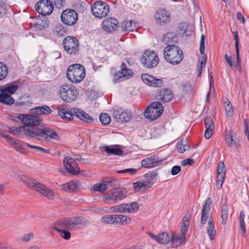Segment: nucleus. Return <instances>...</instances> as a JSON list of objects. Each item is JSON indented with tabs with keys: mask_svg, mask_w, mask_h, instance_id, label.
<instances>
[{
	"mask_svg": "<svg viewBox=\"0 0 249 249\" xmlns=\"http://www.w3.org/2000/svg\"><path fill=\"white\" fill-rule=\"evenodd\" d=\"M58 113L62 118L68 120H72L74 115L86 123H91L94 121L92 117L89 116L83 110L77 108H73L70 110L68 108L58 109Z\"/></svg>",
	"mask_w": 249,
	"mask_h": 249,
	"instance_id": "obj_2",
	"label": "nucleus"
},
{
	"mask_svg": "<svg viewBox=\"0 0 249 249\" xmlns=\"http://www.w3.org/2000/svg\"><path fill=\"white\" fill-rule=\"evenodd\" d=\"M132 74V71L131 70H125V71H118L114 75L113 82L115 84L128 79L131 76Z\"/></svg>",
	"mask_w": 249,
	"mask_h": 249,
	"instance_id": "obj_23",
	"label": "nucleus"
},
{
	"mask_svg": "<svg viewBox=\"0 0 249 249\" xmlns=\"http://www.w3.org/2000/svg\"><path fill=\"white\" fill-rule=\"evenodd\" d=\"M53 228L56 231H61L64 230H70V224L69 217L59 220L53 225Z\"/></svg>",
	"mask_w": 249,
	"mask_h": 249,
	"instance_id": "obj_25",
	"label": "nucleus"
},
{
	"mask_svg": "<svg viewBox=\"0 0 249 249\" xmlns=\"http://www.w3.org/2000/svg\"><path fill=\"white\" fill-rule=\"evenodd\" d=\"M228 206L227 204H223L221 207V218L222 219L221 223L223 225H225L228 215Z\"/></svg>",
	"mask_w": 249,
	"mask_h": 249,
	"instance_id": "obj_39",
	"label": "nucleus"
},
{
	"mask_svg": "<svg viewBox=\"0 0 249 249\" xmlns=\"http://www.w3.org/2000/svg\"><path fill=\"white\" fill-rule=\"evenodd\" d=\"M163 107L159 102L151 103L144 111V116L150 120H154L159 118L162 113Z\"/></svg>",
	"mask_w": 249,
	"mask_h": 249,
	"instance_id": "obj_7",
	"label": "nucleus"
},
{
	"mask_svg": "<svg viewBox=\"0 0 249 249\" xmlns=\"http://www.w3.org/2000/svg\"><path fill=\"white\" fill-rule=\"evenodd\" d=\"M115 225H128L131 222V219L123 214H114Z\"/></svg>",
	"mask_w": 249,
	"mask_h": 249,
	"instance_id": "obj_31",
	"label": "nucleus"
},
{
	"mask_svg": "<svg viewBox=\"0 0 249 249\" xmlns=\"http://www.w3.org/2000/svg\"><path fill=\"white\" fill-rule=\"evenodd\" d=\"M126 195V191L124 188H120L112 191L110 194L106 195L107 199H111L115 202H118L124 199Z\"/></svg>",
	"mask_w": 249,
	"mask_h": 249,
	"instance_id": "obj_17",
	"label": "nucleus"
},
{
	"mask_svg": "<svg viewBox=\"0 0 249 249\" xmlns=\"http://www.w3.org/2000/svg\"><path fill=\"white\" fill-rule=\"evenodd\" d=\"M205 38L204 35L202 34L200 37L199 51L201 54H203L204 53L205 50Z\"/></svg>",
	"mask_w": 249,
	"mask_h": 249,
	"instance_id": "obj_54",
	"label": "nucleus"
},
{
	"mask_svg": "<svg viewBox=\"0 0 249 249\" xmlns=\"http://www.w3.org/2000/svg\"><path fill=\"white\" fill-rule=\"evenodd\" d=\"M217 180L216 183V186L218 190L221 189L222 186V184L224 181L225 178L221 177H217Z\"/></svg>",
	"mask_w": 249,
	"mask_h": 249,
	"instance_id": "obj_61",
	"label": "nucleus"
},
{
	"mask_svg": "<svg viewBox=\"0 0 249 249\" xmlns=\"http://www.w3.org/2000/svg\"><path fill=\"white\" fill-rule=\"evenodd\" d=\"M31 137L36 138L39 140L41 139L39 138V137L45 139H47V137L56 140L60 139L59 136L53 129L47 127L43 129L31 128Z\"/></svg>",
	"mask_w": 249,
	"mask_h": 249,
	"instance_id": "obj_5",
	"label": "nucleus"
},
{
	"mask_svg": "<svg viewBox=\"0 0 249 249\" xmlns=\"http://www.w3.org/2000/svg\"><path fill=\"white\" fill-rule=\"evenodd\" d=\"M147 233L150 237L160 244H166L170 241V237L168 232H163L159 233L157 235L153 233L148 231Z\"/></svg>",
	"mask_w": 249,
	"mask_h": 249,
	"instance_id": "obj_19",
	"label": "nucleus"
},
{
	"mask_svg": "<svg viewBox=\"0 0 249 249\" xmlns=\"http://www.w3.org/2000/svg\"><path fill=\"white\" fill-rule=\"evenodd\" d=\"M240 230L241 231V235L242 236H246V229L244 222H240Z\"/></svg>",
	"mask_w": 249,
	"mask_h": 249,
	"instance_id": "obj_64",
	"label": "nucleus"
},
{
	"mask_svg": "<svg viewBox=\"0 0 249 249\" xmlns=\"http://www.w3.org/2000/svg\"><path fill=\"white\" fill-rule=\"evenodd\" d=\"M137 172V169L134 168H127L123 169L122 170H118L117 171V173L121 174V173H128L130 175H133L136 174Z\"/></svg>",
	"mask_w": 249,
	"mask_h": 249,
	"instance_id": "obj_56",
	"label": "nucleus"
},
{
	"mask_svg": "<svg viewBox=\"0 0 249 249\" xmlns=\"http://www.w3.org/2000/svg\"><path fill=\"white\" fill-rule=\"evenodd\" d=\"M112 21L116 22L114 18H111L110 19L105 20L103 22V28L108 32H112L115 31L114 26H112Z\"/></svg>",
	"mask_w": 249,
	"mask_h": 249,
	"instance_id": "obj_38",
	"label": "nucleus"
},
{
	"mask_svg": "<svg viewBox=\"0 0 249 249\" xmlns=\"http://www.w3.org/2000/svg\"><path fill=\"white\" fill-rule=\"evenodd\" d=\"M19 179L25 183L28 187L39 193L49 199H53L55 197L53 190L49 188L43 184L38 182L35 180L26 176L18 177Z\"/></svg>",
	"mask_w": 249,
	"mask_h": 249,
	"instance_id": "obj_1",
	"label": "nucleus"
},
{
	"mask_svg": "<svg viewBox=\"0 0 249 249\" xmlns=\"http://www.w3.org/2000/svg\"><path fill=\"white\" fill-rule=\"evenodd\" d=\"M35 9L39 14L45 16L53 12V5L50 0H40L36 3Z\"/></svg>",
	"mask_w": 249,
	"mask_h": 249,
	"instance_id": "obj_12",
	"label": "nucleus"
},
{
	"mask_svg": "<svg viewBox=\"0 0 249 249\" xmlns=\"http://www.w3.org/2000/svg\"><path fill=\"white\" fill-rule=\"evenodd\" d=\"M158 176V173L156 170L149 172L144 175L145 178V180H148L149 181H151V180L155 179Z\"/></svg>",
	"mask_w": 249,
	"mask_h": 249,
	"instance_id": "obj_47",
	"label": "nucleus"
},
{
	"mask_svg": "<svg viewBox=\"0 0 249 249\" xmlns=\"http://www.w3.org/2000/svg\"><path fill=\"white\" fill-rule=\"evenodd\" d=\"M124 213H136L139 208L138 203L131 202L127 203H124Z\"/></svg>",
	"mask_w": 249,
	"mask_h": 249,
	"instance_id": "obj_32",
	"label": "nucleus"
},
{
	"mask_svg": "<svg viewBox=\"0 0 249 249\" xmlns=\"http://www.w3.org/2000/svg\"><path fill=\"white\" fill-rule=\"evenodd\" d=\"M99 119L104 125H107L111 121L110 117L106 113H102L99 116Z\"/></svg>",
	"mask_w": 249,
	"mask_h": 249,
	"instance_id": "obj_44",
	"label": "nucleus"
},
{
	"mask_svg": "<svg viewBox=\"0 0 249 249\" xmlns=\"http://www.w3.org/2000/svg\"><path fill=\"white\" fill-rule=\"evenodd\" d=\"M18 118L24 124V126L28 128H34L33 126L39 125L42 122L41 118L36 115L20 114L18 115Z\"/></svg>",
	"mask_w": 249,
	"mask_h": 249,
	"instance_id": "obj_11",
	"label": "nucleus"
},
{
	"mask_svg": "<svg viewBox=\"0 0 249 249\" xmlns=\"http://www.w3.org/2000/svg\"><path fill=\"white\" fill-rule=\"evenodd\" d=\"M104 150L108 155H113L121 156L123 154V151L118 145H112L110 146H105Z\"/></svg>",
	"mask_w": 249,
	"mask_h": 249,
	"instance_id": "obj_30",
	"label": "nucleus"
},
{
	"mask_svg": "<svg viewBox=\"0 0 249 249\" xmlns=\"http://www.w3.org/2000/svg\"><path fill=\"white\" fill-rule=\"evenodd\" d=\"M114 215H108L103 217L101 219V221L102 222L105 224L115 225V222H114Z\"/></svg>",
	"mask_w": 249,
	"mask_h": 249,
	"instance_id": "obj_48",
	"label": "nucleus"
},
{
	"mask_svg": "<svg viewBox=\"0 0 249 249\" xmlns=\"http://www.w3.org/2000/svg\"><path fill=\"white\" fill-rule=\"evenodd\" d=\"M217 177L225 178L226 168L223 161L219 162L217 166Z\"/></svg>",
	"mask_w": 249,
	"mask_h": 249,
	"instance_id": "obj_41",
	"label": "nucleus"
},
{
	"mask_svg": "<svg viewBox=\"0 0 249 249\" xmlns=\"http://www.w3.org/2000/svg\"><path fill=\"white\" fill-rule=\"evenodd\" d=\"M112 117L120 123L128 122L130 118L129 113L122 109L113 110Z\"/></svg>",
	"mask_w": 249,
	"mask_h": 249,
	"instance_id": "obj_21",
	"label": "nucleus"
},
{
	"mask_svg": "<svg viewBox=\"0 0 249 249\" xmlns=\"http://www.w3.org/2000/svg\"><path fill=\"white\" fill-rule=\"evenodd\" d=\"M155 155L143 159L142 161V165L143 167L149 168L155 167L160 162Z\"/></svg>",
	"mask_w": 249,
	"mask_h": 249,
	"instance_id": "obj_27",
	"label": "nucleus"
},
{
	"mask_svg": "<svg viewBox=\"0 0 249 249\" xmlns=\"http://www.w3.org/2000/svg\"><path fill=\"white\" fill-rule=\"evenodd\" d=\"M155 18L158 24L164 25L170 22V14L165 9H160L156 11Z\"/></svg>",
	"mask_w": 249,
	"mask_h": 249,
	"instance_id": "obj_16",
	"label": "nucleus"
},
{
	"mask_svg": "<svg viewBox=\"0 0 249 249\" xmlns=\"http://www.w3.org/2000/svg\"><path fill=\"white\" fill-rule=\"evenodd\" d=\"M225 60L227 63L230 65V67L232 69H235V65H234L233 61H232V59L231 56H228L227 54L225 55Z\"/></svg>",
	"mask_w": 249,
	"mask_h": 249,
	"instance_id": "obj_62",
	"label": "nucleus"
},
{
	"mask_svg": "<svg viewBox=\"0 0 249 249\" xmlns=\"http://www.w3.org/2000/svg\"><path fill=\"white\" fill-rule=\"evenodd\" d=\"M164 57L169 63L177 65L183 58V53L179 47L174 44L168 45L164 51Z\"/></svg>",
	"mask_w": 249,
	"mask_h": 249,
	"instance_id": "obj_3",
	"label": "nucleus"
},
{
	"mask_svg": "<svg viewBox=\"0 0 249 249\" xmlns=\"http://www.w3.org/2000/svg\"><path fill=\"white\" fill-rule=\"evenodd\" d=\"M141 78L145 84L150 86L161 87L163 85V82L161 79L156 78L152 75L142 74Z\"/></svg>",
	"mask_w": 249,
	"mask_h": 249,
	"instance_id": "obj_18",
	"label": "nucleus"
},
{
	"mask_svg": "<svg viewBox=\"0 0 249 249\" xmlns=\"http://www.w3.org/2000/svg\"><path fill=\"white\" fill-rule=\"evenodd\" d=\"M12 146L18 151L22 153L25 154L27 152V150L25 148V146H27V143L21 144L19 143L18 142L11 140Z\"/></svg>",
	"mask_w": 249,
	"mask_h": 249,
	"instance_id": "obj_37",
	"label": "nucleus"
},
{
	"mask_svg": "<svg viewBox=\"0 0 249 249\" xmlns=\"http://www.w3.org/2000/svg\"><path fill=\"white\" fill-rule=\"evenodd\" d=\"M65 51L70 54L75 55L79 51V41L75 37L69 36L63 40Z\"/></svg>",
	"mask_w": 249,
	"mask_h": 249,
	"instance_id": "obj_10",
	"label": "nucleus"
},
{
	"mask_svg": "<svg viewBox=\"0 0 249 249\" xmlns=\"http://www.w3.org/2000/svg\"><path fill=\"white\" fill-rule=\"evenodd\" d=\"M62 21L69 26L74 25L78 20L77 13L72 9H66L64 10L61 15Z\"/></svg>",
	"mask_w": 249,
	"mask_h": 249,
	"instance_id": "obj_13",
	"label": "nucleus"
},
{
	"mask_svg": "<svg viewBox=\"0 0 249 249\" xmlns=\"http://www.w3.org/2000/svg\"><path fill=\"white\" fill-rule=\"evenodd\" d=\"M0 102L5 105H11L14 103L15 100L10 94L1 90Z\"/></svg>",
	"mask_w": 249,
	"mask_h": 249,
	"instance_id": "obj_35",
	"label": "nucleus"
},
{
	"mask_svg": "<svg viewBox=\"0 0 249 249\" xmlns=\"http://www.w3.org/2000/svg\"><path fill=\"white\" fill-rule=\"evenodd\" d=\"M64 164L66 169L73 175H77L80 173V168L78 166V164L74 160L70 157H66L64 158Z\"/></svg>",
	"mask_w": 249,
	"mask_h": 249,
	"instance_id": "obj_15",
	"label": "nucleus"
},
{
	"mask_svg": "<svg viewBox=\"0 0 249 249\" xmlns=\"http://www.w3.org/2000/svg\"><path fill=\"white\" fill-rule=\"evenodd\" d=\"M174 37L173 33H167L166 35H164L162 37V40L166 44H168L169 43V40L173 39Z\"/></svg>",
	"mask_w": 249,
	"mask_h": 249,
	"instance_id": "obj_57",
	"label": "nucleus"
},
{
	"mask_svg": "<svg viewBox=\"0 0 249 249\" xmlns=\"http://www.w3.org/2000/svg\"><path fill=\"white\" fill-rule=\"evenodd\" d=\"M27 146L29 147L32 148H35V149H37L39 151H40L41 152H42V153H49L50 152V150L49 149H45L41 147L34 146V145H31L30 144H27Z\"/></svg>",
	"mask_w": 249,
	"mask_h": 249,
	"instance_id": "obj_60",
	"label": "nucleus"
},
{
	"mask_svg": "<svg viewBox=\"0 0 249 249\" xmlns=\"http://www.w3.org/2000/svg\"><path fill=\"white\" fill-rule=\"evenodd\" d=\"M34 237V235L32 232H28L23 234L20 239L23 242H28L33 239Z\"/></svg>",
	"mask_w": 249,
	"mask_h": 249,
	"instance_id": "obj_51",
	"label": "nucleus"
},
{
	"mask_svg": "<svg viewBox=\"0 0 249 249\" xmlns=\"http://www.w3.org/2000/svg\"><path fill=\"white\" fill-rule=\"evenodd\" d=\"M70 230H77L84 229L89 224V221L85 217L78 216L69 217Z\"/></svg>",
	"mask_w": 249,
	"mask_h": 249,
	"instance_id": "obj_14",
	"label": "nucleus"
},
{
	"mask_svg": "<svg viewBox=\"0 0 249 249\" xmlns=\"http://www.w3.org/2000/svg\"><path fill=\"white\" fill-rule=\"evenodd\" d=\"M91 12L95 17L102 18L106 17L109 11L108 4L102 1H97L91 5Z\"/></svg>",
	"mask_w": 249,
	"mask_h": 249,
	"instance_id": "obj_9",
	"label": "nucleus"
},
{
	"mask_svg": "<svg viewBox=\"0 0 249 249\" xmlns=\"http://www.w3.org/2000/svg\"><path fill=\"white\" fill-rule=\"evenodd\" d=\"M160 99L163 103H168L171 101L174 96L173 93L169 89H163L160 91Z\"/></svg>",
	"mask_w": 249,
	"mask_h": 249,
	"instance_id": "obj_33",
	"label": "nucleus"
},
{
	"mask_svg": "<svg viewBox=\"0 0 249 249\" xmlns=\"http://www.w3.org/2000/svg\"><path fill=\"white\" fill-rule=\"evenodd\" d=\"M110 211L115 213H124V203L110 207Z\"/></svg>",
	"mask_w": 249,
	"mask_h": 249,
	"instance_id": "obj_50",
	"label": "nucleus"
},
{
	"mask_svg": "<svg viewBox=\"0 0 249 249\" xmlns=\"http://www.w3.org/2000/svg\"><path fill=\"white\" fill-rule=\"evenodd\" d=\"M47 24L46 23V21H44L42 20L38 19L36 23L35 27L39 30H43L45 27L47 26Z\"/></svg>",
	"mask_w": 249,
	"mask_h": 249,
	"instance_id": "obj_52",
	"label": "nucleus"
},
{
	"mask_svg": "<svg viewBox=\"0 0 249 249\" xmlns=\"http://www.w3.org/2000/svg\"><path fill=\"white\" fill-rule=\"evenodd\" d=\"M104 182L106 186L107 189V190L109 188L115 187L116 186L117 180L114 179H108L104 181Z\"/></svg>",
	"mask_w": 249,
	"mask_h": 249,
	"instance_id": "obj_53",
	"label": "nucleus"
},
{
	"mask_svg": "<svg viewBox=\"0 0 249 249\" xmlns=\"http://www.w3.org/2000/svg\"><path fill=\"white\" fill-rule=\"evenodd\" d=\"M212 201L210 198H208L203 206L200 223L202 225L206 224L209 217V212L211 209Z\"/></svg>",
	"mask_w": 249,
	"mask_h": 249,
	"instance_id": "obj_20",
	"label": "nucleus"
},
{
	"mask_svg": "<svg viewBox=\"0 0 249 249\" xmlns=\"http://www.w3.org/2000/svg\"><path fill=\"white\" fill-rule=\"evenodd\" d=\"M185 237H182L178 235H173L170 237V242L173 248L178 247L180 245L185 243Z\"/></svg>",
	"mask_w": 249,
	"mask_h": 249,
	"instance_id": "obj_36",
	"label": "nucleus"
},
{
	"mask_svg": "<svg viewBox=\"0 0 249 249\" xmlns=\"http://www.w3.org/2000/svg\"><path fill=\"white\" fill-rule=\"evenodd\" d=\"M80 183L78 181H71L61 185V188L64 191L73 193L79 190Z\"/></svg>",
	"mask_w": 249,
	"mask_h": 249,
	"instance_id": "obj_24",
	"label": "nucleus"
},
{
	"mask_svg": "<svg viewBox=\"0 0 249 249\" xmlns=\"http://www.w3.org/2000/svg\"><path fill=\"white\" fill-rule=\"evenodd\" d=\"M51 108L47 106H41L32 108L30 110V113L33 115H47L52 112Z\"/></svg>",
	"mask_w": 249,
	"mask_h": 249,
	"instance_id": "obj_26",
	"label": "nucleus"
},
{
	"mask_svg": "<svg viewBox=\"0 0 249 249\" xmlns=\"http://www.w3.org/2000/svg\"><path fill=\"white\" fill-rule=\"evenodd\" d=\"M8 131L13 134L21 136L26 135L31 136V128H28L26 126H22L19 127H8Z\"/></svg>",
	"mask_w": 249,
	"mask_h": 249,
	"instance_id": "obj_22",
	"label": "nucleus"
},
{
	"mask_svg": "<svg viewBox=\"0 0 249 249\" xmlns=\"http://www.w3.org/2000/svg\"><path fill=\"white\" fill-rule=\"evenodd\" d=\"M18 88V86L17 84H10L7 87L1 90V91L5 92L10 95L16 92Z\"/></svg>",
	"mask_w": 249,
	"mask_h": 249,
	"instance_id": "obj_43",
	"label": "nucleus"
},
{
	"mask_svg": "<svg viewBox=\"0 0 249 249\" xmlns=\"http://www.w3.org/2000/svg\"><path fill=\"white\" fill-rule=\"evenodd\" d=\"M152 184L153 183L151 181L143 180L134 182L133 183V187L136 192H139L147 188H150Z\"/></svg>",
	"mask_w": 249,
	"mask_h": 249,
	"instance_id": "obj_28",
	"label": "nucleus"
},
{
	"mask_svg": "<svg viewBox=\"0 0 249 249\" xmlns=\"http://www.w3.org/2000/svg\"><path fill=\"white\" fill-rule=\"evenodd\" d=\"M136 23L133 20L124 21L123 24V29L126 32H131L136 27Z\"/></svg>",
	"mask_w": 249,
	"mask_h": 249,
	"instance_id": "obj_40",
	"label": "nucleus"
},
{
	"mask_svg": "<svg viewBox=\"0 0 249 249\" xmlns=\"http://www.w3.org/2000/svg\"><path fill=\"white\" fill-rule=\"evenodd\" d=\"M85 76V68L79 64L71 65L67 69V77L71 82L79 83L83 80Z\"/></svg>",
	"mask_w": 249,
	"mask_h": 249,
	"instance_id": "obj_4",
	"label": "nucleus"
},
{
	"mask_svg": "<svg viewBox=\"0 0 249 249\" xmlns=\"http://www.w3.org/2000/svg\"><path fill=\"white\" fill-rule=\"evenodd\" d=\"M204 122L205 127H214V125L213 119L211 117H206Z\"/></svg>",
	"mask_w": 249,
	"mask_h": 249,
	"instance_id": "obj_55",
	"label": "nucleus"
},
{
	"mask_svg": "<svg viewBox=\"0 0 249 249\" xmlns=\"http://www.w3.org/2000/svg\"><path fill=\"white\" fill-rule=\"evenodd\" d=\"M232 134V130L231 129L225 135V141L227 145L231 148L237 147L239 144L238 139L233 137Z\"/></svg>",
	"mask_w": 249,
	"mask_h": 249,
	"instance_id": "obj_29",
	"label": "nucleus"
},
{
	"mask_svg": "<svg viewBox=\"0 0 249 249\" xmlns=\"http://www.w3.org/2000/svg\"><path fill=\"white\" fill-rule=\"evenodd\" d=\"M207 233L211 240L214 239L216 234V231L214 229L213 222L212 217H210L208 219V225L207 227Z\"/></svg>",
	"mask_w": 249,
	"mask_h": 249,
	"instance_id": "obj_34",
	"label": "nucleus"
},
{
	"mask_svg": "<svg viewBox=\"0 0 249 249\" xmlns=\"http://www.w3.org/2000/svg\"><path fill=\"white\" fill-rule=\"evenodd\" d=\"M159 61L158 55L153 51L147 50L142 54L141 62L145 67L151 68L156 67Z\"/></svg>",
	"mask_w": 249,
	"mask_h": 249,
	"instance_id": "obj_8",
	"label": "nucleus"
},
{
	"mask_svg": "<svg viewBox=\"0 0 249 249\" xmlns=\"http://www.w3.org/2000/svg\"><path fill=\"white\" fill-rule=\"evenodd\" d=\"M181 171V167L179 166H174L171 169V173L172 175L175 176L179 173Z\"/></svg>",
	"mask_w": 249,
	"mask_h": 249,
	"instance_id": "obj_63",
	"label": "nucleus"
},
{
	"mask_svg": "<svg viewBox=\"0 0 249 249\" xmlns=\"http://www.w3.org/2000/svg\"><path fill=\"white\" fill-rule=\"evenodd\" d=\"M62 237L64 238L66 240H68L71 237V233L70 231H67V230H63L61 231H58Z\"/></svg>",
	"mask_w": 249,
	"mask_h": 249,
	"instance_id": "obj_59",
	"label": "nucleus"
},
{
	"mask_svg": "<svg viewBox=\"0 0 249 249\" xmlns=\"http://www.w3.org/2000/svg\"><path fill=\"white\" fill-rule=\"evenodd\" d=\"M214 127H206L204 136L206 139H209L213 134Z\"/></svg>",
	"mask_w": 249,
	"mask_h": 249,
	"instance_id": "obj_58",
	"label": "nucleus"
},
{
	"mask_svg": "<svg viewBox=\"0 0 249 249\" xmlns=\"http://www.w3.org/2000/svg\"><path fill=\"white\" fill-rule=\"evenodd\" d=\"M54 35L58 37H61L65 35L66 32L61 25L56 26L53 30Z\"/></svg>",
	"mask_w": 249,
	"mask_h": 249,
	"instance_id": "obj_45",
	"label": "nucleus"
},
{
	"mask_svg": "<svg viewBox=\"0 0 249 249\" xmlns=\"http://www.w3.org/2000/svg\"><path fill=\"white\" fill-rule=\"evenodd\" d=\"M60 98L67 103H71L76 100L78 92L75 87L70 85H63L59 89Z\"/></svg>",
	"mask_w": 249,
	"mask_h": 249,
	"instance_id": "obj_6",
	"label": "nucleus"
},
{
	"mask_svg": "<svg viewBox=\"0 0 249 249\" xmlns=\"http://www.w3.org/2000/svg\"><path fill=\"white\" fill-rule=\"evenodd\" d=\"M224 106L226 115L228 117H231L233 114V109L231 102L228 100L227 102L224 103Z\"/></svg>",
	"mask_w": 249,
	"mask_h": 249,
	"instance_id": "obj_46",
	"label": "nucleus"
},
{
	"mask_svg": "<svg viewBox=\"0 0 249 249\" xmlns=\"http://www.w3.org/2000/svg\"><path fill=\"white\" fill-rule=\"evenodd\" d=\"M93 189L95 191H98L100 193H104L107 190L104 182L103 183L94 184L93 187Z\"/></svg>",
	"mask_w": 249,
	"mask_h": 249,
	"instance_id": "obj_49",
	"label": "nucleus"
},
{
	"mask_svg": "<svg viewBox=\"0 0 249 249\" xmlns=\"http://www.w3.org/2000/svg\"><path fill=\"white\" fill-rule=\"evenodd\" d=\"M7 74V67L3 63L0 62V81L5 79Z\"/></svg>",
	"mask_w": 249,
	"mask_h": 249,
	"instance_id": "obj_42",
	"label": "nucleus"
}]
</instances>
